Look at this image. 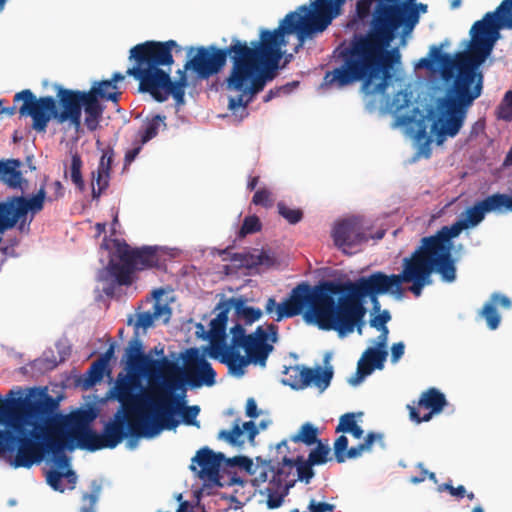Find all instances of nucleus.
Instances as JSON below:
<instances>
[{"label": "nucleus", "mask_w": 512, "mask_h": 512, "mask_svg": "<svg viewBox=\"0 0 512 512\" xmlns=\"http://www.w3.org/2000/svg\"><path fill=\"white\" fill-rule=\"evenodd\" d=\"M495 114L498 119L512 121V90H508L497 106Z\"/></svg>", "instance_id": "nucleus-45"}, {"label": "nucleus", "mask_w": 512, "mask_h": 512, "mask_svg": "<svg viewBox=\"0 0 512 512\" xmlns=\"http://www.w3.org/2000/svg\"><path fill=\"white\" fill-rule=\"evenodd\" d=\"M278 213L282 216L289 224L295 225L299 223L303 218V212L299 208H290L284 202L277 204Z\"/></svg>", "instance_id": "nucleus-46"}, {"label": "nucleus", "mask_w": 512, "mask_h": 512, "mask_svg": "<svg viewBox=\"0 0 512 512\" xmlns=\"http://www.w3.org/2000/svg\"><path fill=\"white\" fill-rule=\"evenodd\" d=\"M418 467L421 469L420 476L412 477L411 478V482H413V483H420V482L424 481L426 479V477H428L429 479H431L433 481H436L435 473L429 472L428 470H426L422 463H420L418 465Z\"/></svg>", "instance_id": "nucleus-63"}, {"label": "nucleus", "mask_w": 512, "mask_h": 512, "mask_svg": "<svg viewBox=\"0 0 512 512\" xmlns=\"http://www.w3.org/2000/svg\"><path fill=\"white\" fill-rule=\"evenodd\" d=\"M267 495V506L270 509H276L283 503L284 497L288 494L285 487H278L276 484L269 481L268 486L265 488Z\"/></svg>", "instance_id": "nucleus-38"}, {"label": "nucleus", "mask_w": 512, "mask_h": 512, "mask_svg": "<svg viewBox=\"0 0 512 512\" xmlns=\"http://www.w3.org/2000/svg\"><path fill=\"white\" fill-rule=\"evenodd\" d=\"M252 203L265 208H270L274 204L272 192L267 188L257 190L252 198Z\"/></svg>", "instance_id": "nucleus-52"}, {"label": "nucleus", "mask_w": 512, "mask_h": 512, "mask_svg": "<svg viewBox=\"0 0 512 512\" xmlns=\"http://www.w3.org/2000/svg\"><path fill=\"white\" fill-rule=\"evenodd\" d=\"M447 405L445 395L438 389L432 387L421 393L417 402V407L408 405L410 419L420 424L428 422L432 419L433 415L439 414Z\"/></svg>", "instance_id": "nucleus-21"}, {"label": "nucleus", "mask_w": 512, "mask_h": 512, "mask_svg": "<svg viewBox=\"0 0 512 512\" xmlns=\"http://www.w3.org/2000/svg\"><path fill=\"white\" fill-rule=\"evenodd\" d=\"M262 224L256 215L247 216L244 218L242 226L239 230V237H245L248 234H253L261 230Z\"/></svg>", "instance_id": "nucleus-50"}, {"label": "nucleus", "mask_w": 512, "mask_h": 512, "mask_svg": "<svg viewBox=\"0 0 512 512\" xmlns=\"http://www.w3.org/2000/svg\"><path fill=\"white\" fill-rule=\"evenodd\" d=\"M82 164L83 163L81 157L77 153L73 154L71 157L69 175L71 181L80 192L85 190V183L81 172Z\"/></svg>", "instance_id": "nucleus-41"}, {"label": "nucleus", "mask_w": 512, "mask_h": 512, "mask_svg": "<svg viewBox=\"0 0 512 512\" xmlns=\"http://www.w3.org/2000/svg\"><path fill=\"white\" fill-rule=\"evenodd\" d=\"M184 404H186V402ZM179 412L181 413L182 420H183V422L186 425H192V426L199 427V422L196 420V418H197V416H198V414L200 412L199 406H197V405H194V406H185V405H183L182 408L176 413V415Z\"/></svg>", "instance_id": "nucleus-51"}, {"label": "nucleus", "mask_w": 512, "mask_h": 512, "mask_svg": "<svg viewBox=\"0 0 512 512\" xmlns=\"http://www.w3.org/2000/svg\"><path fill=\"white\" fill-rule=\"evenodd\" d=\"M269 481L278 487H285L286 492H289L297 482L294 459L284 455L281 462L274 465V474Z\"/></svg>", "instance_id": "nucleus-30"}, {"label": "nucleus", "mask_w": 512, "mask_h": 512, "mask_svg": "<svg viewBox=\"0 0 512 512\" xmlns=\"http://www.w3.org/2000/svg\"><path fill=\"white\" fill-rule=\"evenodd\" d=\"M330 447L328 444L319 441L316 443V447L309 452L308 460L316 465H323L329 460Z\"/></svg>", "instance_id": "nucleus-43"}, {"label": "nucleus", "mask_w": 512, "mask_h": 512, "mask_svg": "<svg viewBox=\"0 0 512 512\" xmlns=\"http://www.w3.org/2000/svg\"><path fill=\"white\" fill-rule=\"evenodd\" d=\"M287 45L274 31L262 29L259 40H253L245 47L243 60L247 64L246 75L240 85H227L228 91L239 92L236 97H230L228 107L235 111L242 107L245 109L253 97L264 89L267 79L272 76L262 72L264 68H275L281 59V48Z\"/></svg>", "instance_id": "nucleus-8"}, {"label": "nucleus", "mask_w": 512, "mask_h": 512, "mask_svg": "<svg viewBox=\"0 0 512 512\" xmlns=\"http://www.w3.org/2000/svg\"><path fill=\"white\" fill-rule=\"evenodd\" d=\"M19 160L0 161V180L11 188H18L23 181L22 174L18 170Z\"/></svg>", "instance_id": "nucleus-33"}, {"label": "nucleus", "mask_w": 512, "mask_h": 512, "mask_svg": "<svg viewBox=\"0 0 512 512\" xmlns=\"http://www.w3.org/2000/svg\"><path fill=\"white\" fill-rule=\"evenodd\" d=\"M285 374L287 377L283 380V383L295 390L304 389L313 384L320 392H323L330 385L333 368L331 366L325 369L321 366L309 368L296 365L287 368Z\"/></svg>", "instance_id": "nucleus-19"}, {"label": "nucleus", "mask_w": 512, "mask_h": 512, "mask_svg": "<svg viewBox=\"0 0 512 512\" xmlns=\"http://www.w3.org/2000/svg\"><path fill=\"white\" fill-rule=\"evenodd\" d=\"M170 316L171 309L168 307V305L163 304L157 300L152 305L151 310L137 313L136 320L133 325L136 330L139 328L146 330L151 327L154 324V321L157 319H163V322L167 323L170 319Z\"/></svg>", "instance_id": "nucleus-32"}, {"label": "nucleus", "mask_w": 512, "mask_h": 512, "mask_svg": "<svg viewBox=\"0 0 512 512\" xmlns=\"http://www.w3.org/2000/svg\"><path fill=\"white\" fill-rule=\"evenodd\" d=\"M400 29L402 27L370 19L368 31L355 35L340 52L342 65L325 73L323 85L342 88L362 81L365 94H385L393 65L401 59L398 48L389 49Z\"/></svg>", "instance_id": "nucleus-3"}, {"label": "nucleus", "mask_w": 512, "mask_h": 512, "mask_svg": "<svg viewBox=\"0 0 512 512\" xmlns=\"http://www.w3.org/2000/svg\"><path fill=\"white\" fill-rule=\"evenodd\" d=\"M243 434V429L236 420L231 430H221L218 433V439L224 440L232 446L241 447L245 443Z\"/></svg>", "instance_id": "nucleus-39"}, {"label": "nucleus", "mask_w": 512, "mask_h": 512, "mask_svg": "<svg viewBox=\"0 0 512 512\" xmlns=\"http://www.w3.org/2000/svg\"><path fill=\"white\" fill-rule=\"evenodd\" d=\"M411 102L410 93L407 90L398 91L392 98L391 103L389 104V108L398 113L409 106Z\"/></svg>", "instance_id": "nucleus-49"}, {"label": "nucleus", "mask_w": 512, "mask_h": 512, "mask_svg": "<svg viewBox=\"0 0 512 512\" xmlns=\"http://www.w3.org/2000/svg\"><path fill=\"white\" fill-rule=\"evenodd\" d=\"M335 245L345 254H352V249L366 240L363 226L358 218L344 219L333 229Z\"/></svg>", "instance_id": "nucleus-22"}, {"label": "nucleus", "mask_w": 512, "mask_h": 512, "mask_svg": "<svg viewBox=\"0 0 512 512\" xmlns=\"http://www.w3.org/2000/svg\"><path fill=\"white\" fill-rule=\"evenodd\" d=\"M391 315L388 310L382 311L380 314L374 316L370 320L371 327L377 329V330H384L385 328H388L386 324L390 321Z\"/></svg>", "instance_id": "nucleus-56"}, {"label": "nucleus", "mask_w": 512, "mask_h": 512, "mask_svg": "<svg viewBox=\"0 0 512 512\" xmlns=\"http://www.w3.org/2000/svg\"><path fill=\"white\" fill-rule=\"evenodd\" d=\"M246 415L249 418L255 419L259 416L257 403L254 398H248L246 402Z\"/></svg>", "instance_id": "nucleus-64"}, {"label": "nucleus", "mask_w": 512, "mask_h": 512, "mask_svg": "<svg viewBox=\"0 0 512 512\" xmlns=\"http://www.w3.org/2000/svg\"><path fill=\"white\" fill-rule=\"evenodd\" d=\"M257 466L255 469L256 477L255 482L258 483H265L269 479V473L272 475L274 474V464L273 460H260V458H257Z\"/></svg>", "instance_id": "nucleus-47"}, {"label": "nucleus", "mask_w": 512, "mask_h": 512, "mask_svg": "<svg viewBox=\"0 0 512 512\" xmlns=\"http://www.w3.org/2000/svg\"><path fill=\"white\" fill-rule=\"evenodd\" d=\"M227 462L233 466L242 467L247 471H249L253 466L252 460L246 456H235L233 458L228 459Z\"/></svg>", "instance_id": "nucleus-59"}, {"label": "nucleus", "mask_w": 512, "mask_h": 512, "mask_svg": "<svg viewBox=\"0 0 512 512\" xmlns=\"http://www.w3.org/2000/svg\"><path fill=\"white\" fill-rule=\"evenodd\" d=\"M502 29H512V0H503L494 11L487 12L481 20L474 22L469 31L468 51L457 64L448 54H440L439 48H432L443 64L442 77L445 81L453 76V68H457L452 86L436 100L438 118L432 124V131L439 142L459 133L468 108L480 97L483 75L477 70L492 53L501 38Z\"/></svg>", "instance_id": "nucleus-1"}, {"label": "nucleus", "mask_w": 512, "mask_h": 512, "mask_svg": "<svg viewBox=\"0 0 512 512\" xmlns=\"http://www.w3.org/2000/svg\"><path fill=\"white\" fill-rule=\"evenodd\" d=\"M246 355L231 352L230 368L231 374L241 377L245 373V368L250 364H258L262 367L266 365L267 358L273 350L272 344L258 342L257 339L248 335V341L243 347Z\"/></svg>", "instance_id": "nucleus-20"}, {"label": "nucleus", "mask_w": 512, "mask_h": 512, "mask_svg": "<svg viewBox=\"0 0 512 512\" xmlns=\"http://www.w3.org/2000/svg\"><path fill=\"white\" fill-rule=\"evenodd\" d=\"M439 491H448L452 496L456 498H463L466 494V489L463 485L453 487L450 483H443L438 487Z\"/></svg>", "instance_id": "nucleus-58"}, {"label": "nucleus", "mask_w": 512, "mask_h": 512, "mask_svg": "<svg viewBox=\"0 0 512 512\" xmlns=\"http://www.w3.org/2000/svg\"><path fill=\"white\" fill-rule=\"evenodd\" d=\"M56 98L52 96L36 97L30 89H24L14 95V102H21L18 112L22 117H31L32 127L37 132H45L51 120L58 124L68 122L78 129L81 126L82 108L85 112V124L90 130L97 128L92 111L87 110L85 91L73 90L55 85Z\"/></svg>", "instance_id": "nucleus-6"}, {"label": "nucleus", "mask_w": 512, "mask_h": 512, "mask_svg": "<svg viewBox=\"0 0 512 512\" xmlns=\"http://www.w3.org/2000/svg\"><path fill=\"white\" fill-rule=\"evenodd\" d=\"M179 371L170 370L163 381H175L177 388L171 390L172 397L177 399V408L175 414L185 403L186 385L192 388L202 386H213L216 381V372L212 365L202 356H198L195 351V357L189 360L184 369L180 367Z\"/></svg>", "instance_id": "nucleus-16"}, {"label": "nucleus", "mask_w": 512, "mask_h": 512, "mask_svg": "<svg viewBox=\"0 0 512 512\" xmlns=\"http://www.w3.org/2000/svg\"><path fill=\"white\" fill-rule=\"evenodd\" d=\"M45 198V186L42 185L37 194L30 199L23 196H14L4 201L0 216V233L14 228L18 222H25L29 211L33 214L40 212L43 209Z\"/></svg>", "instance_id": "nucleus-18"}, {"label": "nucleus", "mask_w": 512, "mask_h": 512, "mask_svg": "<svg viewBox=\"0 0 512 512\" xmlns=\"http://www.w3.org/2000/svg\"><path fill=\"white\" fill-rule=\"evenodd\" d=\"M246 45V41L232 38L230 45L225 48L215 45L189 47L187 53L191 58L186 61L182 71L191 70L198 79L208 80L223 70L229 57L232 66L225 85H240L247 71V64L243 60Z\"/></svg>", "instance_id": "nucleus-10"}, {"label": "nucleus", "mask_w": 512, "mask_h": 512, "mask_svg": "<svg viewBox=\"0 0 512 512\" xmlns=\"http://www.w3.org/2000/svg\"><path fill=\"white\" fill-rule=\"evenodd\" d=\"M113 158H114V151H113V149L110 148V147L106 148L103 151V154H102V156L100 158L97 170L110 174Z\"/></svg>", "instance_id": "nucleus-54"}, {"label": "nucleus", "mask_w": 512, "mask_h": 512, "mask_svg": "<svg viewBox=\"0 0 512 512\" xmlns=\"http://www.w3.org/2000/svg\"><path fill=\"white\" fill-rule=\"evenodd\" d=\"M231 343L228 346L226 340H224L223 350H219V357L221 363L225 364L228 369L230 368L231 352L240 353V348H243L248 341V335L245 332L244 327L241 324H235L231 329Z\"/></svg>", "instance_id": "nucleus-31"}, {"label": "nucleus", "mask_w": 512, "mask_h": 512, "mask_svg": "<svg viewBox=\"0 0 512 512\" xmlns=\"http://www.w3.org/2000/svg\"><path fill=\"white\" fill-rule=\"evenodd\" d=\"M387 355V351L383 349H366L358 361L356 373L349 379V383L356 386L375 369H383Z\"/></svg>", "instance_id": "nucleus-28"}, {"label": "nucleus", "mask_w": 512, "mask_h": 512, "mask_svg": "<svg viewBox=\"0 0 512 512\" xmlns=\"http://www.w3.org/2000/svg\"><path fill=\"white\" fill-rule=\"evenodd\" d=\"M505 212L497 193L476 201L472 206L465 209L461 218L450 226L441 227L436 234L426 237L437 244L443 251L451 255L452 239L466 229L478 226L488 213Z\"/></svg>", "instance_id": "nucleus-15"}, {"label": "nucleus", "mask_w": 512, "mask_h": 512, "mask_svg": "<svg viewBox=\"0 0 512 512\" xmlns=\"http://www.w3.org/2000/svg\"><path fill=\"white\" fill-rule=\"evenodd\" d=\"M173 50H182L175 40L146 41L137 44L130 50L129 60L134 61L131 68L161 69L162 66H171L174 63Z\"/></svg>", "instance_id": "nucleus-17"}, {"label": "nucleus", "mask_w": 512, "mask_h": 512, "mask_svg": "<svg viewBox=\"0 0 512 512\" xmlns=\"http://www.w3.org/2000/svg\"><path fill=\"white\" fill-rule=\"evenodd\" d=\"M114 247L115 252L107 266L97 274V281L102 284V292L106 296H114L117 286L130 285L135 271L159 268L162 264L156 246L132 248L126 242L114 240Z\"/></svg>", "instance_id": "nucleus-9"}, {"label": "nucleus", "mask_w": 512, "mask_h": 512, "mask_svg": "<svg viewBox=\"0 0 512 512\" xmlns=\"http://www.w3.org/2000/svg\"><path fill=\"white\" fill-rule=\"evenodd\" d=\"M179 77L172 81L170 74L162 69L128 68L126 75L139 81V91L149 93L157 102L166 101L172 96L178 106L184 104L187 76L178 70Z\"/></svg>", "instance_id": "nucleus-14"}, {"label": "nucleus", "mask_w": 512, "mask_h": 512, "mask_svg": "<svg viewBox=\"0 0 512 512\" xmlns=\"http://www.w3.org/2000/svg\"><path fill=\"white\" fill-rule=\"evenodd\" d=\"M228 302L231 306H234L237 315L242 317L246 324H252L262 316L261 309L252 306H245L244 301L241 299L231 298Z\"/></svg>", "instance_id": "nucleus-36"}, {"label": "nucleus", "mask_w": 512, "mask_h": 512, "mask_svg": "<svg viewBox=\"0 0 512 512\" xmlns=\"http://www.w3.org/2000/svg\"><path fill=\"white\" fill-rule=\"evenodd\" d=\"M243 432L246 431L248 439L253 442L257 434L259 433L258 427L253 421L244 422L242 425Z\"/></svg>", "instance_id": "nucleus-62"}, {"label": "nucleus", "mask_w": 512, "mask_h": 512, "mask_svg": "<svg viewBox=\"0 0 512 512\" xmlns=\"http://www.w3.org/2000/svg\"><path fill=\"white\" fill-rule=\"evenodd\" d=\"M101 493V486L96 481L92 482L91 492L82 495V505L79 512H96V504Z\"/></svg>", "instance_id": "nucleus-40"}, {"label": "nucleus", "mask_w": 512, "mask_h": 512, "mask_svg": "<svg viewBox=\"0 0 512 512\" xmlns=\"http://www.w3.org/2000/svg\"><path fill=\"white\" fill-rule=\"evenodd\" d=\"M318 435V428L312 423L306 422L300 426L297 433L290 436L289 440L294 443H303L306 446H312L320 441Z\"/></svg>", "instance_id": "nucleus-34"}, {"label": "nucleus", "mask_w": 512, "mask_h": 512, "mask_svg": "<svg viewBox=\"0 0 512 512\" xmlns=\"http://www.w3.org/2000/svg\"><path fill=\"white\" fill-rule=\"evenodd\" d=\"M415 3L416 0H358L355 16L347 27L358 29L359 23L370 16V19L402 27L401 38L404 41L420 19L413 7Z\"/></svg>", "instance_id": "nucleus-13"}, {"label": "nucleus", "mask_w": 512, "mask_h": 512, "mask_svg": "<svg viewBox=\"0 0 512 512\" xmlns=\"http://www.w3.org/2000/svg\"><path fill=\"white\" fill-rule=\"evenodd\" d=\"M305 307H308L306 320L321 330H333L343 337L358 327L361 333L366 308L358 299L357 280L322 281L313 288L303 282L293 288L282 303L270 297L265 304V312H275V320L281 321L301 314Z\"/></svg>", "instance_id": "nucleus-2"}, {"label": "nucleus", "mask_w": 512, "mask_h": 512, "mask_svg": "<svg viewBox=\"0 0 512 512\" xmlns=\"http://www.w3.org/2000/svg\"><path fill=\"white\" fill-rule=\"evenodd\" d=\"M277 333L278 327L275 324H268L266 328L262 326H258L255 332L249 334L252 338L257 339L258 342L268 343L267 341L270 339L271 342L275 343L277 341Z\"/></svg>", "instance_id": "nucleus-44"}, {"label": "nucleus", "mask_w": 512, "mask_h": 512, "mask_svg": "<svg viewBox=\"0 0 512 512\" xmlns=\"http://www.w3.org/2000/svg\"><path fill=\"white\" fill-rule=\"evenodd\" d=\"M108 365L103 363V361L96 360L94 361L88 371L91 383L94 384L102 380L105 371L107 370Z\"/></svg>", "instance_id": "nucleus-53"}, {"label": "nucleus", "mask_w": 512, "mask_h": 512, "mask_svg": "<svg viewBox=\"0 0 512 512\" xmlns=\"http://www.w3.org/2000/svg\"><path fill=\"white\" fill-rule=\"evenodd\" d=\"M216 309L219 310V313L211 320L209 330V356L213 359L219 357V350H223L224 340H226L228 314L231 310V305L229 302H220Z\"/></svg>", "instance_id": "nucleus-26"}, {"label": "nucleus", "mask_w": 512, "mask_h": 512, "mask_svg": "<svg viewBox=\"0 0 512 512\" xmlns=\"http://www.w3.org/2000/svg\"><path fill=\"white\" fill-rule=\"evenodd\" d=\"M64 474L57 470H50L47 472L46 480L47 483L56 491L63 492L64 487L62 486V477Z\"/></svg>", "instance_id": "nucleus-55"}, {"label": "nucleus", "mask_w": 512, "mask_h": 512, "mask_svg": "<svg viewBox=\"0 0 512 512\" xmlns=\"http://www.w3.org/2000/svg\"><path fill=\"white\" fill-rule=\"evenodd\" d=\"M294 461L297 481L309 484L315 475V472L313 470V466L315 465L311 463L308 459H304L303 456H297L294 459Z\"/></svg>", "instance_id": "nucleus-37"}, {"label": "nucleus", "mask_w": 512, "mask_h": 512, "mask_svg": "<svg viewBox=\"0 0 512 512\" xmlns=\"http://www.w3.org/2000/svg\"><path fill=\"white\" fill-rule=\"evenodd\" d=\"M93 416L89 411L79 410L68 416V436L76 439L77 447L87 451H97L104 448H115L128 436L139 439L132 435L129 430L128 416L118 411L114 420L108 422L103 429V434H98L90 428Z\"/></svg>", "instance_id": "nucleus-12"}, {"label": "nucleus", "mask_w": 512, "mask_h": 512, "mask_svg": "<svg viewBox=\"0 0 512 512\" xmlns=\"http://www.w3.org/2000/svg\"><path fill=\"white\" fill-rule=\"evenodd\" d=\"M165 119V116L155 115L146 120L141 130H139L141 144H145L156 137L161 126L166 127Z\"/></svg>", "instance_id": "nucleus-35"}, {"label": "nucleus", "mask_w": 512, "mask_h": 512, "mask_svg": "<svg viewBox=\"0 0 512 512\" xmlns=\"http://www.w3.org/2000/svg\"><path fill=\"white\" fill-rule=\"evenodd\" d=\"M87 98V110L92 111L94 119L98 124L102 118L105 106L101 104L100 100L112 101L117 103L119 101L121 92L118 86L112 84L108 80L94 81L88 91H85Z\"/></svg>", "instance_id": "nucleus-23"}, {"label": "nucleus", "mask_w": 512, "mask_h": 512, "mask_svg": "<svg viewBox=\"0 0 512 512\" xmlns=\"http://www.w3.org/2000/svg\"><path fill=\"white\" fill-rule=\"evenodd\" d=\"M310 1V5H301L296 11L288 13L273 30L283 40L296 34L297 43L293 53H298L307 39L322 33L341 14L335 0Z\"/></svg>", "instance_id": "nucleus-11"}, {"label": "nucleus", "mask_w": 512, "mask_h": 512, "mask_svg": "<svg viewBox=\"0 0 512 512\" xmlns=\"http://www.w3.org/2000/svg\"><path fill=\"white\" fill-rule=\"evenodd\" d=\"M437 272L445 282L456 279V267L452 255H449L426 237L421 239L420 246L402 262V272L387 275L376 271L369 276L357 279L358 299L364 303L368 297L373 310H380L379 295L391 294L400 299L404 295L403 283H411L408 290L415 296L422 294L423 288L432 283L431 275Z\"/></svg>", "instance_id": "nucleus-4"}, {"label": "nucleus", "mask_w": 512, "mask_h": 512, "mask_svg": "<svg viewBox=\"0 0 512 512\" xmlns=\"http://www.w3.org/2000/svg\"><path fill=\"white\" fill-rule=\"evenodd\" d=\"M348 438L345 435L339 436L334 442V456L338 463H343L348 459H356L364 453L372 451L374 443L384 447V436L382 433L369 432L364 437V441L357 446L348 448Z\"/></svg>", "instance_id": "nucleus-25"}, {"label": "nucleus", "mask_w": 512, "mask_h": 512, "mask_svg": "<svg viewBox=\"0 0 512 512\" xmlns=\"http://www.w3.org/2000/svg\"><path fill=\"white\" fill-rule=\"evenodd\" d=\"M110 174L97 170L92 172V198L98 200L103 192L108 188Z\"/></svg>", "instance_id": "nucleus-42"}, {"label": "nucleus", "mask_w": 512, "mask_h": 512, "mask_svg": "<svg viewBox=\"0 0 512 512\" xmlns=\"http://www.w3.org/2000/svg\"><path fill=\"white\" fill-rule=\"evenodd\" d=\"M142 341L139 339L138 334L129 341L128 347L126 348V358L130 356L143 355Z\"/></svg>", "instance_id": "nucleus-57"}, {"label": "nucleus", "mask_w": 512, "mask_h": 512, "mask_svg": "<svg viewBox=\"0 0 512 512\" xmlns=\"http://www.w3.org/2000/svg\"><path fill=\"white\" fill-rule=\"evenodd\" d=\"M308 509L311 510V512H332L334 510V505L325 502H316L312 499L309 502Z\"/></svg>", "instance_id": "nucleus-60"}, {"label": "nucleus", "mask_w": 512, "mask_h": 512, "mask_svg": "<svg viewBox=\"0 0 512 512\" xmlns=\"http://www.w3.org/2000/svg\"><path fill=\"white\" fill-rule=\"evenodd\" d=\"M405 345L403 342L394 343L391 347V362L397 363L404 355Z\"/></svg>", "instance_id": "nucleus-61"}, {"label": "nucleus", "mask_w": 512, "mask_h": 512, "mask_svg": "<svg viewBox=\"0 0 512 512\" xmlns=\"http://www.w3.org/2000/svg\"><path fill=\"white\" fill-rule=\"evenodd\" d=\"M175 381L151 383L141 393L142 384L136 373H119L114 386V398L128 416L129 430L136 437L153 438L164 430H174L180 421L175 418L177 399L171 390Z\"/></svg>", "instance_id": "nucleus-5"}, {"label": "nucleus", "mask_w": 512, "mask_h": 512, "mask_svg": "<svg viewBox=\"0 0 512 512\" xmlns=\"http://www.w3.org/2000/svg\"><path fill=\"white\" fill-rule=\"evenodd\" d=\"M67 417L50 412L39 418L29 429L27 435L19 439L15 452L6 456L7 461L14 468H31L39 464L47 454H52L54 462L59 468H66L69 459L64 449L73 450L76 439L68 436Z\"/></svg>", "instance_id": "nucleus-7"}, {"label": "nucleus", "mask_w": 512, "mask_h": 512, "mask_svg": "<svg viewBox=\"0 0 512 512\" xmlns=\"http://www.w3.org/2000/svg\"><path fill=\"white\" fill-rule=\"evenodd\" d=\"M497 306H501L504 309H510L512 302L506 295L493 293L490 296L489 301H487L479 311V316L486 321L490 330H496L501 322V316L497 310Z\"/></svg>", "instance_id": "nucleus-29"}, {"label": "nucleus", "mask_w": 512, "mask_h": 512, "mask_svg": "<svg viewBox=\"0 0 512 512\" xmlns=\"http://www.w3.org/2000/svg\"><path fill=\"white\" fill-rule=\"evenodd\" d=\"M362 415V412L357 414L353 412L343 414L340 417L339 423L335 429L336 433H349L352 428L357 425L356 416L361 417Z\"/></svg>", "instance_id": "nucleus-48"}, {"label": "nucleus", "mask_w": 512, "mask_h": 512, "mask_svg": "<svg viewBox=\"0 0 512 512\" xmlns=\"http://www.w3.org/2000/svg\"><path fill=\"white\" fill-rule=\"evenodd\" d=\"M224 460V454L215 453L208 447L200 449L192 459L201 468L199 471L201 479L220 486V466Z\"/></svg>", "instance_id": "nucleus-27"}, {"label": "nucleus", "mask_w": 512, "mask_h": 512, "mask_svg": "<svg viewBox=\"0 0 512 512\" xmlns=\"http://www.w3.org/2000/svg\"><path fill=\"white\" fill-rule=\"evenodd\" d=\"M126 363L128 373L145 374L150 379L160 375L164 378L170 370L179 371L178 366L166 357L157 360L143 354L128 357Z\"/></svg>", "instance_id": "nucleus-24"}]
</instances>
